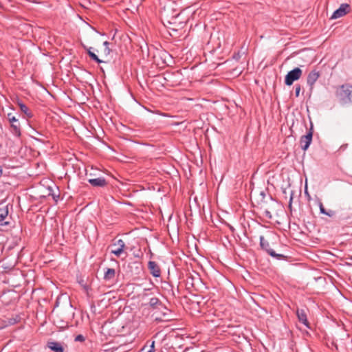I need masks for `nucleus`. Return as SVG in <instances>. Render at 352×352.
<instances>
[{
    "mask_svg": "<svg viewBox=\"0 0 352 352\" xmlns=\"http://www.w3.org/2000/svg\"><path fill=\"white\" fill-rule=\"evenodd\" d=\"M91 47H89V48L87 49V53H88V54H89V56L91 57V59H93V60H95L96 62H97L98 63H102V62H103V60H100V59L97 56V55H96L95 53L92 52L91 51Z\"/></svg>",
    "mask_w": 352,
    "mask_h": 352,
    "instance_id": "17",
    "label": "nucleus"
},
{
    "mask_svg": "<svg viewBox=\"0 0 352 352\" xmlns=\"http://www.w3.org/2000/svg\"><path fill=\"white\" fill-rule=\"evenodd\" d=\"M296 315L298 318V320L303 324L307 327H309V322L307 318V314L303 309H298L296 311Z\"/></svg>",
    "mask_w": 352,
    "mask_h": 352,
    "instance_id": "13",
    "label": "nucleus"
},
{
    "mask_svg": "<svg viewBox=\"0 0 352 352\" xmlns=\"http://www.w3.org/2000/svg\"><path fill=\"white\" fill-rule=\"evenodd\" d=\"M150 349H152V352H154L155 351V341H153L151 346Z\"/></svg>",
    "mask_w": 352,
    "mask_h": 352,
    "instance_id": "23",
    "label": "nucleus"
},
{
    "mask_svg": "<svg viewBox=\"0 0 352 352\" xmlns=\"http://www.w3.org/2000/svg\"><path fill=\"white\" fill-rule=\"evenodd\" d=\"M350 6L347 3H342L340 5V8L335 10L333 14L331 16V19H336L340 18L345 14H346L349 12Z\"/></svg>",
    "mask_w": 352,
    "mask_h": 352,
    "instance_id": "5",
    "label": "nucleus"
},
{
    "mask_svg": "<svg viewBox=\"0 0 352 352\" xmlns=\"http://www.w3.org/2000/svg\"><path fill=\"white\" fill-rule=\"evenodd\" d=\"M32 137L33 138H34L36 140L41 142V140L40 139H38V138H36V137H34L33 135H32Z\"/></svg>",
    "mask_w": 352,
    "mask_h": 352,
    "instance_id": "29",
    "label": "nucleus"
},
{
    "mask_svg": "<svg viewBox=\"0 0 352 352\" xmlns=\"http://www.w3.org/2000/svg\"><path fill=\"white\" fill-rule=\"evenodd\" d=\"M103 45L104 46V52L106 55H109L111 52V50L109 47V43L108 41H104L103 43Z\"/></svg>",
    "mask_w": 352,
    "mask_h": 352,
    "instance_id": "19",
    "label": "nucleus"
},
{
    "mask_svg": "<svg viewBox=\"0 0 352 352\" xmlns=\"http://www.w3.org/2000/svg\"><path fill=\"white\" fill-rule=\"evenodd\" d=\"M302 72L299 67H296L287 73L285 78L286 85L290 86L293 82L298 80L302 76Z\"/></svg>",
    "mask_w": 352,
    "mask_h": 352,
    "instance_id": "2",
    "label": "nucleus"
},
{
    "mask_svg": "<svg viewBox=\"0 0 352 352\" xmlns=\"http://www.w3.org/2000/svg\"><path fill=\"white\" fill-rule=\"evenodd\" d=\"M313 128L311 127L307 135H302L300 138V142L301 148L303 151H306L311 143L313 136Z\"/></svg>",
    "mask_w": 352,
    "mask_h": 352,
    "instance_id": "6",
    "label": "nucleus"
},
{
    "mask_svg": "<svg viewBox=\"0 0 352 352\" xmlns=\"http://www.w3.org/2000/svg\"><path fill=\"white\" fill-rule=\"evenodd\" d=\"M263 214L265 217L269 219H272V214L271 213L270 211H269L268 210L265 209L263 211Z\"/></svg>",
    "mask_w": 352,
    "mask_h": 352,
    "instance_id": "20",
    "label": "nucleus"
},
{
    "mask_svg": "<svg viewBox=\"0 0 352 352\" xmlns=\"http://www.w3.org/2000/svg\"><path fill=\"white\" fill-rule=\"evenodd\" d=\"M112 246L116 247V248L111 250V254H113L116 256L119 257L124 252V249L125 248V243L122 239H119L114 242L112 244Z\"/></svg>",
    "mask_w": 352,
    "mask_h": 352,
    "instance_id": "7",
    "label": "nucleus"
},
{
    "mask_svg": "<svg viewBox=\"0 0 352 352\" xmlns=\"http://www.w3.org/2000/svg\"><path fill=\"white\" fill-rule=\"evenodd\" d=\"M53 196V198L56 201V197H58L59 196L58 195H55L54 194L52 195Z\"/></svg>",
    "mask_w": 352,
    "mask_h": 352,
    "instance_id": "28",
    "label": "nucleus"
},
{
    "mask_svg": "<svg viewBox=\"0 0 352 352\" xmlns=\"http://www.w3.org/2000/svg\"><path fill=\"white\" fill-rule=\"evenodd\" d=\"M155 320H157V321H162V320H163V319H162L161 317H156Z\"/></svg>",
    "mask_w": 352,
    "mask_h": 352,
    "instance_id": "27",
    "label": "nucleus"
},
{
    "mask_svg": "<svg viewBox=\"0 0 352 352\" xmlns=\"http://www.w3.org/2000/svg\"><path fill=\"white\" fill-rule=\"evenodd\" d=\"M149 305L151 307H152L153 308H158V306H160L161 307L164 308L166 310L165 312L162 313L163 316L166 317L168 315L167 312H168L169 310L168 309H166V307H164L162 302L160 301V300L157 298H156V297L151 298L149 300ZM159 309H160V308L159 307Z\"/></svg>",
    "mask_w": 352,
    "mask_h": 352,
    "instance_id": "10",
    "label": "nucleus"
},
{
    "mask_svg": "<svg viewBox=\"0 0 352 352\" xmlns=\"http://www.w3.org/2000/svg\"><path fill=\"white\" fill-rule=\"evenodd\" d=\"M300 89H301V88H300V85H296V87H295V95H296V97L299 96Z\"/></svg>",
    "mask_w": 352,
    "mask_h": 352,
    "instance_id": "22",
    "label": "nucleus"
},
{
    "mask_svg": "<svg viewBox=\"0 0 352 352\" xmlns=\"http://www.w3.org/2000/svg\"><path fill=\"white\" fill-rule=\"evenodd\" d=\"M319 207L320 211L322 214H326L329 217H331L333 214V212L332 210H329V212L326 211L322 203L320 204Z\"/></svg>",
    "mask_w": 352,
    "mask_h": 352,
    "instance_id": "18",
    "label": "nucleus"
},
{
    "mask_svg": "<svg viewBox=\"0 0 352 352\" xmlns=\"http://www.w3.org/2000/svg\"><path fill=\"white\" fill-rule=\"evenodd\" d=\"M146 346H144L141 349V351H142V352H145V349H146ZM146 352H152V349H149V350H148V351H146Z\"/></svg>",
    "mask_w": 352,
    "mask_h": 352,
    "instance_id": "24",
    "label": "nucleus"
},
{
    "mask_svg": "<svg viewBox=\"0 0 352 352\" xmlns=\"http://www.w3.org/2000/svg\"><path fill=\"white\" fill-rule=\"evenodd\" d=\"M34 133H35V135H41V133H39L38 131H36V130H34Z\"/></svg>",
    "mask_w": 352,
    "mask_h": 352,
    "instance_id": "26",
    "label": "nucleus"
},
{
    "mask_svg": "<svg viewBox=\"0 0 352 352\" xmlns=\"http://www.w3.org/2000/svg\"><path fill=\"white\" fill-rule=\"evenodd\" d=\"M8 215V206H0V224L8 225V222L6 221V219Z\"/></svg>",
    "mask_w": 352,
    "mask_h": 352,
    "instance_id": "12",
    "label": "nucleus"
},
{
    "mask_svg": "<svg viewBox=\"0 0 352 352\" xmlns=\"http://www.w3.org/2000/svg\"><path fill=\"white\" fill-rule=\"evenodd\" d=\"M9 122L11 123L12 133L16 137L21 136V129L18 119L12 113L7 115Z\"/></svg>",
    "mask_w": 352,
    "mask_h": 352,
    "instance_id": "4",
    "label": "nucleus"
},
{
    "mask_svg": "<svg viewBox=\"0 0 352 352\" xmlns=\"http://www.w3.org/2000/svg\"><path fill=\"white\" fill-rule=\"evenodd\" d=\"M75 341H76V342H83V341H85V337L82 335H78L75 338Z\"/></svg>",
    "mask_w": 352,
    "mask_h": 352,
    "instance_id": "21",
    "label": "nucleus"
},
{
    "mask_svg": "<svg viewBox=\"0 0 352 352\" xmlns=\"http://www.w3.org/2000/svg\"><path fill=\"white\" fill-rule=\"evenodd\" d=\"M238 56H239V54H237V56H234V58H238Z\"/></svg>",
    "mask_w": 352,
    "mask_h": 352,
    "instance_id": "33",
    "label": "nucleus"
},
{
    "mask_svg": "<svg viewBox=\"0 0 352 352\" xmlns=\"http://www.w3.org/2000/svg\"><path fill=\"white\" fill-rule=\"evenodd\" d=\"M116 271L112 268H107L104 274V279L105 280H111L115 277Z\"/></svg>",
    "mask_w": 352,
    "mask_h": 352,
    "instance_id": "16",
    "label": "nucleus"
},
{
    "mask_svg": "<svg viewBox=\"0 0 352 352\" xmlns=\"http://www.w3.org/2000/svg\"><path fill=\"white\" fill-rule=\"evenodd\" d=\"M18 105L20 107L21 111L26 115L28 118H32L33 114L29 108L21 101H18Z\"/></svg>",
    "mask_w": 352,
    "mask_h": 352,
    "instance_id": "15",
    "label": "nucleus"
},
{
    "mask_svg": "<svg viewBox=\"0 0 352 352\" xmlns=\"http://www.w3.org/2000/svg\"><path fill=\"white\" fill-rule=\"evenodd\" d=\"M88 182L95 187H103L107 185L106 179L104 177L89 179Z\"/></svg>",
    "mask_w": 352,
    "mask_h": 352,
    "instance_id": "11",
    "label": "nucleus"
},
{
    "mask_svg": "<svg viewBox=\"0 0 352 352\" xmlns=\"http://www.w3.org/2000/svg\"><path fill=\"white\" fill-rule=\"evenodd\" d=\"M340 99L344 103L352 102V86L342 85L338 92Z\"/></svg>",
    "mask_w": 352,
    "mask_h": 352,
    "instance_id": "1",
    "label": "nucleus"
},
{
    "mask_svg": "<svg viewBox=\"0 0 352 352\" xmlns=\"http://www.w3.org/2000/svg\"><path fill=\"white\" fill-rule=\"evenodd\" d=\"M148 267L150 273L154 277H159L161 275V271L159 265L155 261H149L148 263Z\"/></svg>",
    "mask_w": 352,
    "mask_h": 352,
    "instance_id": "9",
    "label": "nucleus"
},
{
    "mask_svg": "<svg viewBox=\"0 0 352 352\" xmlns=\"http://www.w3.org/2000/svg\"><path fill=\"white\" fill-rule=\"evenodd\" d=\"M34 133H35V135H41V133H39L38 131H36V130H34Z\"/></svg>",
    "mask_w": 352,
    "mask_h": 352,
    "instance_id": "25",
    "label": "nucleus"
},
{
    "mask_svg": "<svg viewBox=\"0 0 352 352\" xmlns=\"http://www.w3.org/2000/svg\"><path fill=\"white\" fill-rule=\"evenodd\" d=\"M238 56H239V54H237V56H234V58H238Z\"/></svg>",
    "mask_w": 352,
    "mask_h": 352,
    "instance_id": "31",
    "label": "nucleus"
},
{
    "mask_svg": "<svg viewBox=\"0 0 352 352\" xmlns=\"http://www.w3.org/2000/svg\"><path fill=\"white\" fill-rule=\"evenodd\" d=\"M238 56H239V54H237V56H234V58H238Z\"/></svg>",
    "mask_w": 352,
    "mask_h": 352,
    "instance_id": "32",
    "label": "nucleus"
},
{
    "mask_svg": "<svg viewBox=\"0 0 352 352\" xmlns=\"http://www.w3.org/2000/svg\"><path fill=\"white\" fill-rule=\"evenodd\" d=\"M320 76V72L318 71H316V69L312 70L308 74L307 78V85L310 87L311 89H313L314 85L318 80Z\"/></svg>",
    "mask_w": 352,
    "mask_h": 352,
    "instance_id": "8",
    "label": "nucleus"
},
{
    "mask_svg": "<svg viewBox=\"0 0 352 352\" xmlns=\"http://www.w3.org/2000/svg\"><path fill=\"white\" fill-rule=\"evenodd\" d=\"M2 175V168L0 166V177Z\"/></svg>",
    "mask_w": 352,
    "mask_h": 352,
    "instance_id": "30",
    "label": "nucleus"
},
{
    "mask_svg": "<svg viewBox=\"0 0 352 352\" xmlns=\"http://www.w3.org/2000/svg\"><path fill=\"white\" fill-rule=\"evenodd\" d=\"M47 346L54 352H63V348L59 342H49Z\"/></svg>",
    "mask_w": 352,
    "mask_h": 352,
    "instance_id": "14",
    "label": "nucleus"
},
{
    "mask_svg": "<svg viewBox=\"0 0 352 352\" xmlns=\"http://www.w3.org/2000/svg\"><path fill=\"white\" fill-rule=\"evenodd\" d=\"M260 245L262 249L265 250L271 256L274 258L281 259L285 257L283 254L276 253L272 248H270L269 242L265 239L263 236H260Z\"/></svg>",
    "mask_w": 352,
    "mask_h": 352,
    "instance_id": "3",
    "label": "nucleus"
}]
</instances>
